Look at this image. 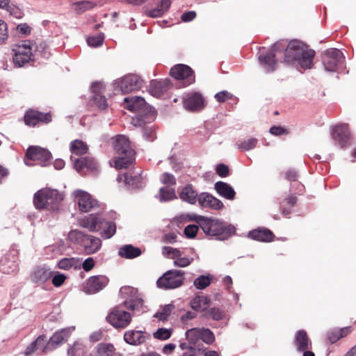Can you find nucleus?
I'll list each match as a JSON object with an SVG mask.
<instances>
[{
	"label": "nucleus",
	"mask_w": 356,
	"mask_h": 356,
	"mask_svg": "<svg viewBox=\"0 0 356 356\" xmlns=\"http://www.w3.org/2000/svg\"><path fill=\"white\" fill-rule=\"evenodd\" d=\"M264 47L261 49L259 56L260 64L267 72H273L275 70L277 53L284 51V61L296 65L298 70L310 69L313 65V59L315 51L308 49L299 40H291L286 47L284 41L273 44L266 54H264Z\"/></svg>",
	"instance_id": "nucleus-1"
},
{
	"label": "nucleus",
	"mask_w": 356,
	"mask_h": 356,
	"mask_svg": "<svg viewBox=\"0 0 356 356\" xmlns=\"http://www.w3.org/2000/svg\"><path fill=\"white\" fill-rule=\"evenodd\" d=\"M112 143L115 153L114 167L118 170L127 168L134 161V151L129 139L124 135H118L112 138Z\"/></svg>",
	"instance_id": "nucleus-2"
},
{
	"label": "nucleus",
	"mask_w": 356,
	"mask_h": 356,
	"mask_svg": "<svg viewBox=\"0 0 356 356\" xmlns=\"http://www.w3.org/2000/svg\"><path fill=\"white\" fill-rule=\"evenodd\" d=\"M197 223L203 232L209 236H215L216 239L225 241L235 233L236 229L232 225L223 221L200 216Z\"/></svg>",
	"instance_id": "nucleus-3"
},
{
	"label": "nucleus",
	"mask_w": 356,
	"mask_h": 356,
	"mask_svg": "<svg viewBox=\"0 0 356 356\" xmlns=\"http://www.w3.org/2000/svg\"><path fill=\"white\" fill-rule=\"evenodd\" d=\"M64 195L56 189L44 188L33 195V204L37 209L51 211L58 210Z\"/></svg>",
	"instance_id": "nucleus-4"
},
{
	"label": "nucleus",
	"mask_w": 356,
	"mask_h": 356,
	"mask_svg": "<svg viewBox=\"0 0 356 356\" xmlns=\"http://www.w3.org/2000/svg\"><path fill=\"white\" fill-rule=\"evenodd\" d=\"M162 254L171 259H173L175 266L185 268L188 266L195 259H199V256L193 249L181 250L172 247L165 246L162 248Z\"/></svg>",
	"instance_id": "nucleus-5"
},
{
	"label": "nucleus",
	"mask_w": 356,
	"mask_h": 356,
	"mask_svg": "<svg viewBox=\"0 0 356 356\" xmlns=\"http://www.w3.org/2000/svg\"><path fill=\"white\" fill-rule=\"evenodd\" d=\"M120 293L124 299V305L127 309L135 313H143L145 311L143 298L137 289L129 286H123L120 289Z\"/></svg>",
	"instance_id": "nucleus-6"
},
{
	"label": "nucleus",
	"mask_w": 356,
	"mask_h": 356,
	"mask_svg": "<svg viewBox=\"0 0 356 356\" xmlns=\"http://www.w3.org/2000/svg\"><path fill=\"white\" fill-rule=\"evenodd\" d=\"M184 275L181 270H169L157 280L156 284L161 289H177L184 284Z\"/></svg>",
	"instance_id": "nucleus-7"
},
{
	"label": "nucleus",
	"mask_w": 356,
	"mask_h": 356,
	"mask_svg": "<svg viewBox=\"0 0 356 356\" xmlns=\"http://www.w3.org/2000/svg\"><path fill=\"white\" fill-rule=\"evenodd\" d=\"M71 238H76L83 246L88 254L97 252L102 247V241L99 238L92 235L84 234L79 230H72L70 232Z\"/></svg>",
	"instance_id": "nucleus-8"
},
{
	"label": "nucleus",
	"mask_w": 356,
	"mask_h": 356,
	"mask_svg": "<svg viewBox=\"0 0 356 356\" xmlns=\"http://www.w3.org/2000/svg\"><path fill=\"white\" fill-rule=\"evenodd\" d=\"M51 158V154L47 149L39 146H31L26 151L24 163L28 166H32L33 164L31 161H35L36 164L46 166Z\"/></svg>",
	"instance_id": "nucleus-9"
},
{
	"label": "nucleus",
	"mask_w": 356,
	"mask_h": 356,
	"mask_svg": "<svg viewBox=\"0 0 356 356\" xmlns=\"http://www.w3.org/2000/svg\"><path fill=\"white\" fill-rule=\"evenodd\" d=\"M34 44L30 40H24L18 44L13 49V57L14 64L17 67H22L33 58V47Z\"/></svg>",
	"instance_id": "nucleus-10"
},
{
	"label": "nucleus",
	"mask_w": 356,
	"mask_h": 356,
	"mask_svg": "<svg viewBox=\"0 0 356 356\" xmlns=\"http://www.w3.org/2000/svg\"><path fill=\"white\" fill-rule=\"evenodd\" d=\"M345 57L338 49H328L322 55V63L327 72H335L343 65Z\"/></svg>",
	"instance_id": "nucleus-11"
},
{
	"label": "nucleus",
	"mask_w": 356,
	"mask_h": 356,
	"mask_svg": "<svg viewBox=\"0 0 356 356\" xmlns=\"http://www.w3.org/2000/svg\"><path fill=\"white\" fill-rule=\"evenodd\" d=\"M142 83L143 81L138 75L128 74L117 80L114 83V86L122 93H129L139 90L142 86Z\"/></svg>",
	"instance_id": "nucleus-12"
},
{
	"label": "nucleus",
	"mask_w": 356,
	"mask_h": 356,
	"mask_svg": "<svg viewBox=\"0 0 356 356\" xmlns=\"http://www.w3.org/2000/svg\"><path fill=\"white\" fill-rule=\"evenodd\" d=\"M184 108L190 111H199L205 106V101L199 92L191 91L182 96Z\"/></svg>",
	"instance_id": "nucleus-13"
},
{
	"label": "nucleus",
	"mask_w": 356,
	"mask_h": 356,
	"mask_svg": "<svg viewBox=\"0 0 356 356\" xmlns=\"http://www.w3.org/2000/svg\"><path fill=\"white\" fill-rule=\"evenodd\" d=\"M107 321L116 328L127 327L131 321L129 313L120 308H115L106 317Z\"/></svg>",
	"instance_id": "nucleus-14"
},
{
	"label": "nucleus",
	"mask_w": 356,
	"mask_h": 356,
	"mask_svg": "<svg viewBox=\"0 0 356 356\" xmlns=\"http://www.w3.org/2000/svg\"><path fill=\"white\" fill-rule=\"evenodd\" d=\"M170 75L177 80L184 81V86H188L195 81L193 70L188 65L177 64L170 70Z\"/></svg>",
	"instance_id": "nucleus-15"
},
{
	"label": "nucleus",
	"mask_w": 356,
	"mask_h": 356,
	"mask_svg": "<svg viewBox=\"0 0 356 356\" xmlns=\"http://www.w3.org/2000/svg\"><path fill=\"white\" fill-rule=\"evenodd\" d=\"M72 195L82 212H88L97 205V201L85 191L77 189L73 192Z\"/></svg>",
	"instance_id": "nucleus-16"
},
{
	"label": "nucleus",
	"mask_w": 356,
	"mask_h": 356,
	"mask_svg": "<svg viewBox=\"0 0 356 356\" xmlns=\"http://www.w3.org/2000/svg\"><path fill=\"white\" fill-rule=\"evenodd\" d=\"M109 280L105 275H94L90 277L83 286V291L87 294H95L108 284Z\"/></svg>",
	"instance_id": "nucleus-17"
},
{
	"label": "nucleus",
	"mask_w": 356,
	"mask_h": 356,
	"mask_svg": "<svg viewBox=\"0 0 356 356\" xmlns=\"http://www.w3.org/2000/svg\"><path fill=\"white\" fill-rule=\"evenodd\" d=\"M54 271L47 265H40L35 266L30 274V280L42 286L44 284L53 276Z\"/></svg>",
	"instance_id": "nucleus-18"
},
{
	"label": "nucleus",
	"mask_w": 356,
	"mask_h": 356,
	"mask_svg": "<svg viewBox=\"0 0 356 356\" xmlns=\"http://www.w3.org/2000/svg\"><path fill=\"white\" fill-rule=\"evenodd\" d=\"M332 138L337 145L344 148L350 144V136L347 124H337L333 127Z\"/></svg>",
	"instance_id": "nucleus-19"
},
{
	"label": "nucleus",
	"mask_w": 356,
	"mask_h": 356,
	"mask_svg": "<svg viewBox=\"0 0 356 356\" xmlns=\"http://www.w3.org/2000/svg\"><path fill=\"white\" fill-rule=\"evenodd\" d=\"M103 218L97 214L91 213L79 220V225L92 232H97L101 230Z\"/></svg>",
	"instance_id": "nucleus-20"
},
{
	"label": "nucleus",
	"mask_w": 356,
	"mask_h": 356,
	"mask_svg": "<svg viewBox=\"0 0 356 356\" xmlns=\"http://www.w3.org/2000/svg\"><path fill=\"white\" fill-rule=\"evenodd\" d=\"M170 81L168 79L163 80H152L148 86V92L153 97L159 98L170 88Z\"/></svg>",
	"instance_id": "nucleus-21"
},
{
	"label": "nucleus",
	"mask_w": 356,
	"mask_h": 356,
	"mask_svg": "<svg viewBox=\"0 0 356 356\" xmlns=\"http://www.w3.org/2000/svg\"><path fill=\"white\" fill-rule=\"evenodd\" d=\"M150 335L141 330H128L124 334V341L129 345L139 346L145 342Z\"/></svg>",
	"instance_id": "nucleus-22"
},
{
	"label": "nucleus",
	"mask_w": 356,
	"mask_h": 356,
	"mask_svg": "<svg viewBox=\"0 0 356 356\" xmlns=\"http://www.w3.org/2000/svg\"><path fill=\"white\" fill-rule=\"evenodd\" d=\"M198 203L201 207L212 209H220L223 203L208 193H202L198 195Z\"/></svg>",
	"instance_id": "nucleus-23"
},
{
	"label": "nucleus",
	"mask_w": 356,
	"mask_h": 356,
	"mask_svg": "<svg viewBox=\"0 0 356 356\" xmlns=\"http://www.w3.org/2000/svg\"><path fill=\"white\" fill-rule=\"evenodd\" d=\"M51 116L49 113H42L38 111L30 110L24 115L25 124L29 126H35L39 122H49Z\"/></svg>",
	"instance_id": "nucleus-24"
},
{
	"label": "nucleus",
	"mask_w": 356,
	"mask_h": 356,
	"mask_svg": "<svg viewBox=\"0 0 356 356\" xmlns=\"http://www.w3.org/2000/svg\"><path fill=\"white\" fill-rule=\"evenodd\" d=\"M17 254L15 252H10L0 259V271L9 274L17 269Z\"/></svg>",
	"instance_id": "nucleus-25"
},
{
	"label": "nucleus",
	"mask_w": 356,
	"mask_h": 356,
	"mask_svg": "<svg viewBox=\"0 0 356 356\" xmlns=\"http://www.w3.org/2000/svg\"><path fill=\"white\" fill-rule=\"evenodd\" d=\"M171 3L172 1L170 0H160L155 8L146 9L145 13L147 16L152 18L161 17L168 11Z\"/></svg>",
	"instance_id": "nucleus-26"
},
{
	"label": "nucleus",
	"mask_w": 356,
	"mask_h": 356,
	"mask_svg": "<svg viewBox=\"0 0 356 356\" xmlns=\"http://www.w3.org/2000/svg\"><path fill=\"white\" fill-rule=\"evenodd\" d=\"M248 236L251 239L261 242H270L273 241L274 236L270 230L264 227H259L250 231Z\"/></svg>",
	"instance_id": "nucleus-27"
},
{
	"label": "nucleus",
	"mask_w": 356,
	"mask_h": 356,
	"mask_svg": "<svg viewBox=\"0 0 356 356\" xmlns=\"http://www.w3.org/2000/svg\"><path fill=\"white\" fill-rule=\"evenodd\" d=\"M74 330V327H70L56 332L49 340L51 349H54L58 345H60L65 339H67L71 334L72 332Z\"/></svg>",
	"instance_id": "nucleus-28"
},
{
	"label": "nucleus",
	"mask_w": 356,
	"mask_h": 356,
	"mask_svg": "<svg viewBox=\"0 0 356 356\" xmlns=\"http://www.w3.org/2000/svg\"><path fill=\"white\" fill-rule=\"evenodd\" d=\"M124 107L132 112H140L145 107V101L140 97H125Z\"/></svg>",
	"instance_id": "nucleus-29"
},
{
	"label": "nucleus",
	"mask_w": 356,
	"mask_h": 356,
	"mask_svg": "<svg viewBox=\"0 0 356 356\" xmlns=\"http://www.w3.org/2000/svg\"><path fill=\"white\" fill-rule=\"evenodd\" d=\"M294 344L298 351H304L312 348V342L303 330L298 331L296 334Z\"/></svg>",
	"instance_id": "nucleus-30"
},
{
	"label": "nucleus",
	"mask_w": 356,
	"mask_h": 356,
	"mask_svg": "<svg viewBox=\"0 0 356 356\" xmlns=\"http://www.w3.org/2000/svg\"><path fill=\"white\" fill-rule=\"evenodd\" d=\"M57 267L64 270H78L81 268V260L77 257H65L58 261Z\"/></svg>",
	"instance_id": "nucleus-31"
},
{
	"label": "nucleus",
	"mask_w": 356,
	"mask_h": 356,
	"mask_svg": "<svg viewBox=\"0 0 356 356\" xmlns=\"http://www.w3.org/2000/svg\"><path fill=\"white\" fill-rule=\"evenodd\" d=\"M217 193L222 197L232 200H234L236 193L232 186L223 181H217L214 185Z\"/></svg>",
	"instance_id": "nucleus-32"
},
{
	"label": "nucleus",
	"mask_w": 356,
	"mask_h": 356,
	"mask_svg": "<svg viewBox=\"0 0 356 356\" xmlns=\"http://www.w3.org/2000/svg\"><path fill=\"white\" fill-rule=\"evenodd\" d=\"M198 194L193 188V186L188 184L179 193L180 199L191 204H195L198 201Z\"/></svg>",
	"instance_id": "nucleus-33"
},
{
	"label": "nucleus",
	"mask_w": 356,
	"mask_h": 356,
	"mask_svg": "<svg viewBox=\"0 0 356 356\" xmlns=\"http://www.w3.org/2000/svg\"><path fill=\"white\" fill-rule=\"evenodd\" d=\"M210 303V299L205 296L196 295L190 302L191 308L195 312H206Z\"/></svg>",
	"instance_id": "nucleus-34"
},
{
	"label": "nucleus",
	"mask_w": 356,
	"mask_h": 356,
	"mask_svg": "<svg viewBox=\"0 0 356 356\" xmlns=\"http://www.w3.org/2000/svg\"><path fill=\"white\" fill-rule=\"evenodd\" d=\"M142 251L139 248L128 244L119 248L118 254L122 258L132 259L141 255Z\"/></svg>",
	"instance_id": "nucleus-35"
},
{
	"label": "nucleus",
	"mask_w": 356,
	"mask_h": 356,
	"mask_svg": "<svg viewBox=\"0 0 356 356\" xmlns=\"http://www.w3.org/2000/svg\"><path fill=\"white\" fill-rule=\"evenodd\" d=\"M118 182H124L125 185L133 188H138L143 186L142 178L140 176H131L128 173L119 175L117 177Z\"/></svg>",
	"instance_id": "nucleus-36"
},
{
	"label": "nucleus",
	"mask_w": 356,
	"mask_h": 356,
	"mask_svg": "<svg viewBox=\"0 0 356 356\" xmlns=\"http://www.w3.org/2000/svg\"><path fill=\"white\" fill-rule=\"evenodd\" d=\"M100 235L102 238L108 239L111 238L116 232V225L111 221L106 220L104 218L102 220Z\"/></svg>",
	"instance_id": "nucleus-37"
},
{
	"label": "nucleus",
	"mask_w": 356,
	"mask_h": 356,
	"mask_svg": "<svg viewBox=\"0 0 356 356\" xmlns=\"http://www.w3.org/2000/svg\"><path fill=\"white\" fill-rule=\"evenodd\" d=\"M186 337L188 343L195 347V349L201 350V339L200 334V328H192L188 330L186 332Z\"/></svg>",
	"instance_id": "nucleus-38"
},
{
	"label": "nucleus",
	"mask_w": 356,
	"mask_h": 356,
	"mask_svg": "<svg viewBox=\"0 0 356 356\" xmlns=\"http://www.w3.org/2000/svg\"><path fill=\"white\" fill-rule=\"evenodd\" d=\"M70 150L72 154L81 156L88 152V147L81 140H74L70 144Z\"/></svg>",
	"instance_id": "nucleus-39"
},
{
	"label": "nucleus",
	"mask_w": 356,
	"mask_h": 356,
	"mask_svg": "<svg viewBox=\"0 0 356 356\" xmlns=\"http://www.w3.org/2000/svg\"><path fill=\"white\" fill-rule=\"evenodd\" d=\"M97 353L99 356H122L115 351V347L111 343H99L97 346Z\"/></svg>",
	"instance_id": "nucleus-40"
},
{
	"label": "nucleus",
	"mask_w": 356,
	"mask_h": 356,
	"mask_svg": "<svg viewBox=\"0 0 356 356\" xmlns=\"http://www.w3.org/2000/svg\"><path fill=\"white\" fill-rule=\"evenodd\" d=\"M160 202H167L177 198L175 189L165 187L161 188L159 194L156 196Z\"/></svg>",
	"instance_id": "nucleus-41"
},
{
	"label": "nucleus",
	"mask_w": 356,
	"mask_h": 356,
	"mask_svg": "<svg viewBox=\"0 0 356 356\" xmlns=\"http://www.w3.org/2000/svg\"><path fill=\"white\" fill-rule=\"evenodd\" d=\"M95 6V3L89 1H78L72 4L74 10L79 15L93 8Z\"/></svg>",
	"instance_id": "nucleus-42"
},
{
	"label": "nucleus",
	"mask_w": 356,
	"mask_h": 356,
	"mask_svg": "<svg viewBox=\"0 0 356 356\" xmlns=\"http://www.w3.org/2000/svg\"><path fill=\"white\" fill-rule=\"evenodd\" d=\"M204 318H212L214 321H220L225 318V312L219 307H213L207 310L204 314Z\"/></svg>",
	"instance_id": "nucleus-43"
},
{
	"label": "nucleus",
	"mask_w": 356,
	"mask_h": 356,
	"mask_svg": "<svg viewBox=\"0 0 356 356\" xmlns=\"http://www.w3.org/2000/svg\"><path fill=\"white\" fill-rule=\"evenodd\" d=\"M0 8L5 9L17 18L21 17V11L10 4V0H0Z\"/></svg>",
	"instance_id": "nucleus-44"
},
{
	"label": "nucleus",
	"mask_w": 356,
	"mask_h": 356,
	"mask_svg": "<svg viewBox=\"0 0 356 356\" xmlns=\"http://www.w3.org/2000/svg\"><path fill=\"white\" fill-rule=\"evenodd\" d=\"M174 308L175 306L172 304L166 305L160 311L157 312L154 316L161 321H166Z\"/></svg>",
	"instance_id": "nucleus-45"
},
{
	"label": "nucleus",
	"mask_w": 356,
	"mask_h": 356,
	"mask_svg": "<svg viewBox=\"0 0 356 356\" xmlns=\"http://www.w3.org/2000/svg\"><path fill=\"white\" fill-rule=\"evenodd\" d=\"M257 139L254 138H250L248 140H245L240 143H237L236 145L238 149H241L243 151H248L254 149L257 144Z\"/></svg>",
	"instance_id": "nucleus-46"
},
{
	"label": "nucleus",
	"mask_w": 356,
	"mask_h": 356,
	"mask_svg": "<svg viewBox=\"0 0 356 356\" xmlns=\"http://www.w3.org/2000/svg\"><path fill=\"white\" fill-rule=\"evenodd\" d=\"M35 345L37 347V350H41L42 353H46L49 350H51L49 341L47 342V339L44 335L39 336L35 341Z\"/></svg>",
	"instance_id": "nucleus-47"
},
{
	"label": "nucleus",
	"mask_w": 356,
	"mask_h": 356,
	"mask_svg": "<svg viewBox=\"0 0 356 356\" xmlns=\"http://www.w3.org/2000/svg\"><path fill=\"white\" fill-rule=\"evenodd\" d=\"M211 279L209 276L200 275L194 280L193 285L197 289H204L210 284Z\"/></svg>",
	"instance_id": "nucleus-48"
},
{
	"label": "nucleus",
	"mask_w": 356,
	"mask_h": 356,
	"mask_svg": "<svg viewBox=\"0 0 356 356\" xmlns=\"http://www.w3.org/2000/svg\"><path fill=\"white\" fill-rule=\"evenodd\" d=\"M201 343L203 341L207 344L212 343L215 340L213 333L207 328H200Z\"/></svg>",
	"instance_id": "nucleus-49"
},
{
	"label": "nucleus",
	"mask_w": 356,
	"mask_h": 356,
	"mask_svg": "<svg viewBox=\"0 0 356 356\" xmlns=\"http://www.w3.org/2000/svg\"><path fill=\"white\" fill-rule=\"evenodd\" d=\"M84 352L83 344L80 341H75L72 346L67 349V354L70 356L81 355Z\"/></svg>",
	"instance_id": "nucleus-50"
},
{
	"label": "nucleus",
	"mask_w": 356,
	"mask_h": 356,
	"mask_svg": "<svg viewBox=\"0 0 356 356\" xmlns=\"http://www.w3.org/2000/svg\"><path fill=\"white\" fill-rule=\"evenodd\" d=\"M172 333V328H159L153 334V337L159 340H167L168 339Z\"/></svg>",
	"instance_id": "nucleus-51"
},
{
	"label": "nucleus",
	"mask_w": 356,
	"mask_h": 356,
	"mask_svg": "<svg viewBox=\"0 0 356 356\" xmlns=\"http://www.w3.org/2000/svg\"><path fill=\"white\" fill-rule=\"evenodd\" d=\"M199 216L195 214H182L179 216L175 217L173 219L174 223H176L177 225L180 223H184L188 221H195L197 222L199 220Z\"/></svg>",
	"instance_id": "nucleus-52"
},
{
	"label": "nucleus",
	"mask_w": 356,
	"mask_h": 356,
	"mask_svg": "<svg viewBox=\"0 0 356 356\" xmlns=\"http://www.w3.org/2000/svg\"><path fill=\"white\" fill-rule=\"evenodd\" d=\"M104 40V33L96 36H90L87 38V43L91 47H99L102 45Z\"/></svg>",
	"instance_id": "nucleus-53"
},
{
	"label": "nucleus",
	"mask_w": 356,
	"mask_h": 356,
	"mask_svg": "<svg viewBox=\"0 0 356 356\" xmlns=\"http://www.w3.org/2000/svg\"><path fill=\"white\" fill-rule=\"evenodd\" d=\"M92 101L101 110H104L108 106L107 100L103 95H93Z\"/></svg>",
	"instance_id": "nucleus-54"
},
{
	"label": "nucleus",
	"mask_w": 356,
	"mask_h": 356,
	"mask_svg": "<svg viewBox=\"0 0 356 356\" xmlns=\"http://www.w3.org/2000/svg\"><path fill=\"white\" fill-rule=\"evenodd\" d=\"M51 282L52 284L55 287H59L65 282V281L67 280V276L64 275L63 273H61L58 271L54 272V275L51 277Z\"/></svg>",
	"instance_id": "nucleus-55"
},
{
	"label": "nucleus",
	"mask_w": 356,
	"mask_h": 356,
	"mask_svg": "<svg viewBox=\"0 0 356 356\" xmlns=\"http://www.w3.org/2000/svg\"><path fill=\"white\" fill-rule=\"evenodd\" d=\"M143 138L148 141H153L156 138V131L153 125H147L143 128Z\"/></svg>",
	"instance_id": "nucleus-56"
},
{
	"label": "nucleus",
	"mask_w": 356,
	"mask_h": 356,
	"mask_svg": "<svg viewBox=\"0 0 356 356\" xmlns=\"http://www.w3.org/2000/svg\"><path fill=\"white\" fill-rule=\"evenodd\" d=\"M71 161L74 163V168L78 172L81 173L82 170L86 169V157H81L74 160L73 157L71 156Z\"/></svg>",
	"instance_id": "nucleus-57"
},
{
	"label": "nucleus",
	"mask_w": 356,
	"mask_h": 356,
	"mask_svg": "<svg viewBox=\"0 0 356 356\" xmlns=\"http://www.w3.org/2000/svg\"><path fill=\"white\" fill-rule=\"evenodd\" d=\"M33 47H35V51L39 52L43 57L48 58L50 56L49 47L44 42H41Z\"/></svg>",
	"instance_id": "nucleus-58"
},
{
	"label": "nucleus",
	"mask_w": 356,
	"mask_h": 356,
	"mask_svg": "<svg viewBox=\"0 0 356 356\" xmlns=\"http://www.w3.org/2000/svg\"><path fill=\"white\" fill-rule=\"evenodd\" d=\"M8 36L7 24L5 21L0 19V44L4 43Z\"/></svg>",
	"instance_id": "nucleus-59"
},
{
	"label": "nucleus",
	"mask_w": 356,
	"mask_h": 356,
	"mask_svg": "<svg viewBox=\"0 0 356 356\" xmlns=\"http://www.w3.org/2000/svg\"><path fill=\"white\" fill-rule=\"evenodd\" d=\"M198 229V226L195 225H189L185 227L184 232L187 238H193L195 237Z\"/></svg>",
	"instance_id": "nucleus-60"
},
{
	"label": "nucleus",
	"mask_w": 356,
	"mask_h": 356,
	"mask_svg": "<svg viewBox=\"0 0 356 356\" xmlns=\"http://www.w3.org/2000/svg\"><path fill=\"white\" fill-rule=\"evenodd\" d=\"M216 173L221 177H226L229 175V170L227 165L223 163L218 164L216 167Z\"/></svg>",
	"instance_id": "nucleus-61"
},
{
	"label": "nucleus",
	"mask_w": 356,
	"mask_h": 356,
	"mask_svg": "<svg viewBox=\"0 0 356 356\" xmlns=\"http://www.w3.org/2000/svg\"><path fill=\"white\" fill-rule=\"evenodd\" d=\"M93 95H102L104 92V84L102 82H94L90 86Z\"/></svg>",
	"instance_id": "nucleus-62"
},
{
	"label": "nucleus",
	"mask_w": 356,
	"mask_h": 356,
	"mask_svg": "<svg viewBox=\"0 0 356 356\" xmlns=\"http://www.w3.org/2000/svg\"><path fill=\"white\" fill-rule=\"evenodd\" d=\"M232 97V95L226 90L220 91L215 95V98L218 102H224Z\"/></svg>",
	"instance_id": "nucleus-63"
},
{
	"label": "nucleus",
	"mask_w": 356,
	"mask_h": 356,
	"mask_svg": "<svg viewBox=\"0 0 356 356\" xmlns=\"http://www.w3.org/2000/svg\"><path fill=\"white\" fill-rule=\"evenodd\" d=\"M161 181L165 184L168 185H175L176 184V179L175 177L168 172H165L161 176Z\"/></svg>",
	"instance_id": "nucleus-64"
}]
</instances>
